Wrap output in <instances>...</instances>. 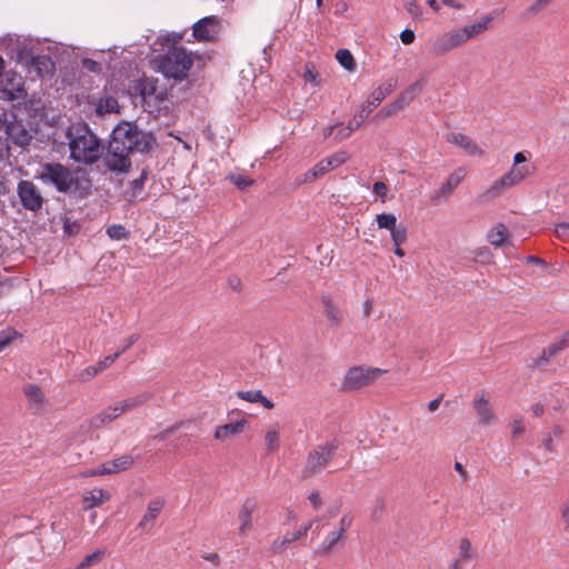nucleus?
Listing matches in <instances>:
<instances>
[{"label":"nucleus","mask_w":569,"mask_h":569,"mask_svg":"<svg viewBox=\"0 0 569 569\" xmlns=\"http://www.w3.org/2000/svg\"><path fill=\"white\" fill-rule=\"evenodd\" d=\"M81 63H82V67L90 72H93V73L102 72L101 63L93 59H90V58L82 59Z\"/></svg>","instance_id":"53"},{"label":"nucleus","mask_w":569,"mask_h":569,"mask_svg":"<svg viewBox=\"0 0 569 569\" xmlns=\"http://www.w3.org/2000/svg\"><path fill=\"white\" fill-rule=\"evenodd\" d=\"M396 88V81L390 79L375 89L370 97L361 104L360 111L368 116L376 109Z\"/></svg>","instance_id":"19"},{"label":"nucleus","mask_w":569,"mask_h":569,"mask_svg":"<svg viewBox=\"0 0 569 569\" xmlns=\"http://www.w3.org/2000/svg\"><path fill=\"white\" fill-rule=\"evenodd\" d=\"M336 59L349 72L356 71L357 63L352 53L348 49H339L336 52Z\"/></svg>","instance_id":"39"},{"label":"nucleus","mask_w":569,"mask_h":569,"mask_svg":"<svg viewBox=\"0 0 569 569\" xmlns=\"http://www.w3.org/2000/svg\"><path fill=\"white\" fill-rule=\"evenodd\" d=\"M329 170L323 159L300 177V183H311L328 173Z\"/></svg>","instance_id":"38"},{"label":"nucleus","mask_w":569,"mask_h":569,"mask_svg":"<svg viewBox=\"0 0 569 569\" xmlns=\"http://www.w3.org/2000/svg\"><path fill=\"white\" fill-rule=\"evenodd\" d=\"M10 118L8 119L4 114V119L1 121V129L6 133L7 140L19 147L28 146L32 140V134L14 114H11Z\"/></svg>","instance_id":"10"},{"label":"nucleus","mask_w":569,"mask_h":569,"mask_svg":"<svg viewBox=\"0 0 569 569\" xmlns=\"http://www.w3.org/2000/svg\"><path fill=\"white\" fill-rule=\"evenodd\" d=\"M337 449L338 445L335 441L316 446L306 457L301 477L308 479L321 473L335 458Z\"/></svg>","instance_id":"7"},{"label":"nucleus","mask_w":569,"mask_h":569,"mask_svg":"<svg viewBox=\"0 0 569 569\" xmlns=\"http://www.w3.org/2000/svg\"><path fill=\"white\" fill-rule=\"evenodd\" d=\"M476 558L458 553L457 558L450 563L449 569H472V561Z\"/></svg>","instance_id":"44"},{"label":"nucleus","mask_w":569,"mask_h":569,"mask_svg":"<svg viewBox=\"0 0 569 569\" xmlns=\"http://www.w3.org/2000/svg\"><path fill=\"white\" fill-rule=\"evenodd\" d=\"M512 437L517 438L525 432V425L521 419H515L511 425Z\"/></svg>","instance_id":"60"},{"label":"nucleus","mask_w":569,"mask_h":569,"mask_svg":"<svg viewBox=\"0 0 569 569\" xmlns=\"http://www.w3.org/2000/svg\"><path fill=\"white\" fill-rule=\"evenodd\" d=\"M468 42L463 27L440 34L433 43L438 53H447Z\"/></svg>","instance_id":"14"},{"label":"nucleus","mask_w":569,"mask_h":569,"mask_svg":"<svg viewBox=\"0 0 569 569\" xmlns=\"http://www.w3.org/2000/svg\"><path fill=\"white\" fill-rule=\"evenodd\" d=\"M110 499V493L101 488H96L90 491H86L82 496V507L84 510H90L94 507H99L104 501Z\"/></svg>","instance_id":"29"},{"label":"nucleus","mask_w":569,"mask_h":569,"mask_svg":"<svg viewBox=\"0 0 569 569\" xmlns=\"http://www.w3.org/2000/svg\"><path fill=\"white\" fill-rule=\"evenodd\" d=\"M39 179L46 184H52L60 192H71L77 189L78 178L70 168L60 162H47L41 166Z\"/></svg>","instance_id":"6"},{"label":"nucleus","mask_w":569,"mask_h":569,"mask_svg":"<svg viewBox=\"0 0 569 569\" xmlns=\"http://www.w3.org/2000/svg\"><path fill=\"white\" fill-rule=\"evenodd\" d=\"M29 73H33L38 78L52 74L54 71V63L47 54H38L32 57L28 64Z\"/></svg>","instance_id":"22"},{"label":"nucleus","mask_w":569,"mask_h":569,"mask_svg":"<svg viewBox=\"0 0 569 569\" xmlns=\"http://www.w3.org/2000/svg\"><path fill=\"white\" fill-rule=\"evenodd\" d=\"M152 398V395L150 392H142L140 395H137L134 397H130L127 399L121 400L120 402H117L119 408L123 413L131 411L138 407L143 406L146 402H148Z\"/></svg>","instance_id":"35"},{"label":"nucleus","mask_w":569,"mask_h":569,"mask_svg":"<svg viewBox=\"0 0 569 569\" xmlns=\"http://www.w3.org/2000/svg\"><path fill=\"white\" fill-rule=\"evenodd\" d=\"M17 193L24 209L36 212L42 208L43 197L32 181L21 180L17 186Z\"/></svg>","instance_id":"11"},{"label":"nucleus","mask_w":569,"mask_h":569,"mask_svg":"<svg viewBox=\"0 0 569 569\" xmlns=\"http://www.w3.org/2000/svg\"><path fill=\"white\" fill-rule=\"evenodd\" d=\"M302 79L306 82L311 83L315 87L320 86L319 73L316 70V67H315L313 63L308 62V63L305 64V69H303V73H302Z\"/></svg>","instance_id":"42"},{"label":"nucleus","mask_w":569,"mask_h":569,"mask_svg":"<svg viewBox=\"0 0 569 569\" xmlns=\"http://www.w3.org/2000/svg\"><path fill=\"white\" fill-rule=\"evenodd\" d=\"M256 509L257 502L254 499L248 498L243 501L238 512L239 533L241 536H246L252 529V515Z\"/></svg>","instance_id":"23"},{"label":"nucleus","mask_w":569,"mask_h":569,"mask_svg":"<svg viewBox=\"0 0 569 569\" xmlns=\"http://www.w3.org/2000/svg\"><path fill=\"white\" fill-rule=\"evenodd\" d=\"M96 113L103 116L106 113L119 112L118 100L112 96L101 97L94 103Z\"/></svg>","instance_id":"37"},{"label":"nucleus","mask_w":569,"mask_h":569,"mask_svg":"<svg viewBox=\"0 0 569 569\" xmlns=\"http://www.w3.org/2000/svg\"><path fill=\"white\" fill-rule=\"evenodd\" d=\"M129 94L140 100L143 108L156 107L167 98L166 89L159 86V80L152 77H142L130 81Z\"/></svg>","instance_id":"5"},{"label":"nucleus","mask_w":569,"mask_h":569,"mask_svg":"<svg viewBox=\"0 0 569 569\" xmlns=\"http://www.w3.org/2000/svg\"><path fill=\"white\" fill-rule=\"evenodd\" d=\"M425 79H419L412 84H410L406 90L402 91L403 96L408 99V101L411 103L415 98L420 93L425 86Z\"/></svg>","instance_id":"45"},{"label":"nucleus","mask_w":569,"mask_h":569,"mask_svg":"<svg viewBox=\"0 0 569 569\" xmlns=\"http://www.w3.org/2000/svg\"><path fill=\"white\" fill-rule=\"evenodd\" d=\"M353 516L350 512L345 513L339 522L338 527L330 531L320 545L321 553L331 552L340 542L346 539L347 531L352 526Z\"/></svg>","instance_id":"12"},{"label":"nucleus","mask_w":569,"mask_h":569,"mask_svg":"<svg viewBox=\"0 0 569 569\" xmlns=\"http://www.w3.org/2000/svg\"><path fill=\"white\" fill-rule=\"evenodd\" d=\"M555 234L560 240H562L565 242H569V223L561 222V223L556 224Z\"/></svg>","instance_id":"51"},{"label":"nucleus","mask_w":569,"mask_h":569,"mask_svg":"<svg viewBox=\"0 0 569 569\" xmlns=\"http://www.w3.org/2000/svg\"><path fill=\"white\" fill-rule=\"evenodd\" d=\"M123 412L117 403L102 410L97 416L92 417L89 421L91 428L99 429L119 418Z\"/></svg>","instance_id":"27"},{"label":"nucleus","mask_w":569,"mask_h":569,"mask_svg":"<svg viewBox=\"0 0 569 569\" xmlns=\"http://www.w3.org/2000/svg\"><path fill=\"white\" fill-rule=\"evenodd\" d=\"M338 128L335 131V140L336 142H341L346 139H348L351 136V132L348 130L346 126H342L341 123H337Z\"/></svg>","instance_id":"58"},{"label":"nucleus","mask_w":569,"mask_h":569,"mask_svg":"<svg viewBox=\"0 0 569 569\" xmlns=\"http://www.w3.org/2000/svg\"><path fill=\"white\" fill-rule=\"evenodd\" d=\"M23 393L27 397L30 406L36 411H40L41 409H43L44 403H46V398H44V395L39 386L33 385V383L26 385L23 388Z\"/></svg>","instance_id":"31"},{"label":"nucleus","mask_w":569,"mask_h":569,"mask_svg":"<svg viewBox=\"0 0 569 569\" xmlns=\"http://www.w3.org/2000/svg\"><path fill=\"white\" fill-rule=\"evenodd\" d=\"M139 339H140L139 333H132L123 341V346L121 348H119L116 352H120V356H121L126 350L131 348Z\"/></svg>","instance_id":"59"},{"label":"nucleus","mask_w":569,"mask_h":569,"mask_svg":"<svg viewBox=\"0 0 569 569\" xmlns=\"http://www.w3.org/2000/svg\"><path fill=\"white\" fill-rule=\"evenodd\" d=\"M561 519L565 523V528L569 529V501H566L561 506Z\"/></svg>","instance_id":"64"},{"label":"nucleus","mask_w":569,"mask_h":569,"mask_svg":"<svg viewBox=\"0 0 569 569\" xmlns=\"http://www.w3.org/2000/svg\"><path fill=\"white\" fill-rule=\"evenodd\" d=\"M193 37L200 41H212L220 32V21L214 16L200 19L192 26Z\"/></svg>","instance_id":"18"},{"label":"nucleus","mask_w":569,"mask_h":569,"mask_svg":"<svg viewBox=\"0 0 569 569\" xmlns=\"http://www.w3.org/2000/svg\"><path fill=\"white\" fill-rule=\"evenodd\" d=\"M372 191L379 197L381 198L382 202L386 201V198H387V193H388V187L385 182L382 181H377L373 183V187H372Z\"/></svg>","instance_id":"57"},{"label":"nucleus","mask_w":569,"mask_h":569,"mask_svg":"<svg viewBox=\"0 0 569 569\" xmlns=\"http://www.w3.org/2000/svg\"><path fill=\"white\" fill-rule=\"evenodd\" d=\"M157 69L164 77L174 80L187 78L189 70L193 64V57L182 47H173L167 53L156 59Z\"/></svg>","instance_id":"3"},{"label":"nucleus","mask_w":569,"mask_h":569,"mask_svg":"<svg viewBox=\"0 0 569 569\" xmlns=\"http://www.w3.org/2000/svg\"><path fill=\"white\" fill-rule=\"evenodd\" d=\"M108 556L106 547L96 549L91 553L86 555L82 560L74 567V569H92L102 565Z\"/></svg>","instance_id":"30"},{"label":"nucleus","mask_w":569,"mask_h":569,"mask_svg":"<svg viewBox=\"0 0 569 569\" xmlns=\"http://www.w3.org/2000/svg\"><path fill=\"white\" fill-rule=\"evenodd\" d=\"M264 446L268 452H276L280 448V426L278 422L268 427L264 433Z\"/></svg>","instance_id":"34"},{"label":"nucleus","mask_w":569,"mask_h":569,"mask_svg":"<svg viewBox=\"0 0 569 569\" xmlns=\"http://www.w3.org/2000/svg\"><path fill=\"white\" fill-rule=\"evenodd\" d=\"M565 348L561 343L555 339V341L548 347L543 348L540 356L532 360L531 367L536 369H541L546 367L552 358L562 352Z\"/></svg>","instance_id":"28"},{"label":"nucleus","mask_w":569,"mask_h":569,"mask_svg":"<svg viewBox=\"0 0 569 569\" xmlns=\"http://www.w3.org/2000/svg\"><path fill=\"white\" fill-rule=\"evenodd\" d=\"M290 543L291 541L289 539V533H286L284 536L279 537L272 541L271 549L273 552H280L284 550Z\"/></svg>","instance_id":"50"},{"label":"nucleus","mask_w":569,"mask_h":569,"mask_svg":"<svg viewBox=\"0 0 569 569\" xmlns=\"http://www.w3.org/2000/svg\"><path fill=\"white\" fill-rule=\"evenodd\" d=\"M153 143L151 133L140 130L133 122H121L112 131L104 163L111 171H127L131 166L130 153L148 152Z\"/></svg>","instance_id":"1"},{"label":"nucleus","mask_w":569,"mask_h":569,"mask_svg":"<svg viewBox=\"0 0 569 569\" xmlns=\"http://www.w3.org/2000/svg\"><path fill=\"white\" fill-rule=\"evenodd\" d=\"M70 159L81 164H93L102 156L100 139L84 122H73L66 130Z\"/></svg>","instance_id":"2"},{"label":"nucleus","mask_w":569,"mask_h":569,"mask_svg":"<svg viewBox=\"0 0 569 569\" xmlns=\"http://www.w3.org/2000/svg\"><path fill=\"white\" fill-rule=\"evenodd\" d=\"M409 104H410V102L408 101L406 96H403V93L400 92L398 94V97L391 103H389L388 106L380 109L375 114L372 120L376 122H380L389 117L396 116L399 111H401Z\"/></svg>","instance_id":"26"},{"label":"nucleus","mask_w":569,"mask_h":569,"mask_svg":"<svg viewBox=\"0 0 569 569\" xmlns=\"http://www.w3.org/2000/svg\"><path fill=\"white\" fill-rule=\"evenodd\" d=\"M236 395L241 400H244V401H248L251 403L259 402L266 409H269V410L274 407V403L271 400H269L267 397H264L262 395L261 390H247V391L240 390V391H237Z\"/></svg>","instance_id":"33"},{"label":"nucleus","mask_w":569,"mask_h":569,"mask_svg":"<svg viewBox=\"0 0 569 569\" xmlns=\"http://www.w3.org/2000/svg\"><path fill=\"white\" fill-rule=\"evenodd\" d=\"M508 229L503 223L495 224L487 233V240L491 246L501 247L506 243Z\"/></svg>","instance_id":"36"},{"label":"nucleus","mask_w":569,"mask_h":569,"mask_svg":"<svg viewBox=\"0 0 569 569\" xmlns=\"http://www.w3.org/2000/svg\"><path fill=\"white\" fill-rule=\"evenodd\" d=\"M505 9H495L487 14L482 16L478 20L468 23L463 27L468 41L479 37L486 31L490 30L493 26V22L501 18Z\"/></svg>","instance_id":"15"},{"label":"nucleus","mask_w":569,"mask_h":569,"mask_svg":"<svg viewBox=\"0 0 569 569\" xmlns=\"http://www.w3.org/2000/svg\"><path fill=\"white\" fill-rule=\"evenodd\" d=\"M446 140L449 143L458 146L465 150L470 157H482L483 149L469 136L461 132H449L446 134Z\"/></svg>","instance_id":"20"},{"label":"nucleus","mask_w":569,"mask_h":569,"mask_svg":"<svg viewBox=\"0 0 569 569\" xmlns=\"http://www.w3.org/2000/svg\"><path fill=\"white\" fill-rule=\"evenodd\" d=\"M543 2H533L525 10L520 11V18L523 20L530 19L542 10Z\"/></svg>","instance_id":"48"},{"label":"nucleus","mask_w":569,"mask_h":569,"mask_svg":"<svg viewBox=\"0 0 569 569\" xmlns=\"http://www.w3.org/2000/svg\"><path fill=\"white\" fill-rule=\"evenodd\" d=\"M308 499L315 511H318L322 506V499L318 491H312L309 493Z\"/></svg>","instance_id":"61"},{"label":"nucleus","mask_w":569,"mask_h":569,"mask_svg":"<svg viewBox=\"0 0 569 569\" xmlns=\"http://www.w3.org/2000/svg\"><path fill=\"white\" fill-rule=\"evenodd\" d=\"M531 174V170L523 166L521 168L511 167L508 172L502 174L499 179L492 182L485 191L479 193L476 198L477 203L488 204L493 202L506 193L507 190L519 184L522 180Z\"/></svg>","instance_id":"4"},{"label":"nucleus","mask_w":569,"mask_h":569,"mask_svg":"<svg viewBox=\"0 0 569 569\" xmlns=\"http://www.w3.org/2000/svg\"><path fill=\"white\" fill-rule=\"evenodd\" d=\"M385 370L379 368L352 367L343 378L342 389L347 391L361 389L373 382Z\"/></svg>","instance_id":"8"},{"label":"nucleus","mask_w":569,"mask_h":569,"mask_svg":"<svg viewBox=\"0 0 569 569\" xmlns=\"http://www.w3.org/2000/svg\"><path fill=\"white\" fill-rule=\"evenodd\" d=\"M415 32L411 30V29H405L401 33H400V39L402 41V43L405 44H410L415 41Z\"/></svg>","instance_id":"63"},{"label":"nucleus","mask_w":569,"mask_h":569,"mask_svg":"<svg viewBox=\"0 0 569 569\" xmlns=\"http://www.w3.org/2000/svg\"><path fill=\"white\" fill-rule=\"evenodd\" d=\"M181 426H182V422H177V423L168 427L167 429H164L160 433H158L154 438L158 439V440H164V439H167L168 436H170L171 433L177 431Z\"/></svg>","instance_id":"62"},{"label":"nucleus","mask_w":569,"mask_h":569,"mask_svg":"<svg viewBox=\"0 0 569 569\" xmlns=\"http://www.w3.org/2000/svg\"><path fill=\"white\" fill-rule=\"evenodd\" d=\"M163 500L153 499L148 503L147 511L138 523V528L144 532H149L157 517L160 515L163 508Z\"/></svg>","instance_id":"25"},{"label":"nucleus","mask_w":569,"mask_h":569,"mask_svg":"<svg viewBox=\"0 0 569 569\" xmlns=\"http://www.w3.org/2000/svg\"><path fill=\"white\" fill-rule=\"evenodd\" d=\"M376 221L379 229L391 231L398 227L397 217L393 213H379L376 217Z\"/></svg>","instance_id":"40"},{"label":"nucleus","mask_w":569,"mask_h":569,"mask_svg":"<svg viewBox=\"0 0 569 569\" xmlns=\"http://www.w3.org/2000/svg\"><path fill=\"white\" fill-rule=\"evenodd\" d=\"M328 170H332L343 164L349 160V154L346 151H338L327 158H323Z\"/></svg>","instance_id":"41"},{"label":"nucleus","mask_w":569,"mask_h":569,"mask_svg":"<svg viewBox=\"0 0 569 569\" xmlns=\"http://www.w3.org/2000/svg\"><path fill=\"white\" fill-rule=\"evenodd\" d=\"M228 179L240 189H246L253 183V180L243 174H230Z\"/></svg>","instance_id":"47"},{"label":"nucleus","mask_w":569,"mask_h":569,"mask_svg":"<svg viewBox=\"0 0 569 569\" xmlns=\"http://www.w3.org/2000/svg\"><path fill=\"white\" fill-rule=\"evenodd\" d=\"M403 10L416 23H422L440 12L441 2H405Z\"/></svg>","instance_id":"16"},{"label":"nucleus","mask_w":569,"mask_h":569,"mask_svg":"<svg viewBox=\"0 0 569 569\" xmlns=\"http://www.w3.org/2000/svg\"><path fill=\"white\" fill-rule=\"evenodd\" d=\"M312 523H313V521H309L308 523L302 525L299 530H297L295 532H288L291 543L297 541L301 537L306 536L307 532L311 529Z\"/></svg>","instance_id":"54"},{"label":"nucleus","mask_w":569,"mask_h":569,"mask_svg":"<svg viewBox=\"0 0 569 569\" xmlns=\"http://www.w3.org/2000/svg\"><path fill=\"white\" fill-rule=\"evenodd\" d=\"M390 237L393 246H402L408 238L407 227L399 223L396 229L390 231Z\"/></svg>","instance_id":"43"},{"label":"nucleus","mask_w":569,"mask_h":569,"mask_svg":"<svg viewBox=\"0 0 569 569\" xmlns=\"http://www.w3.org/2000/svg\"><path fill=\"white\" fill-rule=\"evenodd\" d=\"M468 174V169L466 167H457L449 176L446 181L436 190L432 196L433 201L446 200L448 199L452 192L458 188V186L465 180Z\"/></svg>","instance_id":"17"},{"label":"nucleus","mask_w":569,"mask_h":569,"mask_svg":"<svg viewBox=\"0 0 569 569\" xmlns=\"http://www.w3.org/2000/svg\"><path fill=\"white\" fill-rule=\"evenodd\" d=\"M458 553L476 558V552L473 551L471 542L468 538H462L460 540Z\"/></svg>","instance_id":"56"},{"label":"nucleus","mask_w":569,"mask_h":569,"mask_svg":"<svg viewBox=\"0 0 569 569\" xmlns=\"http://www.w3.org/2000/svg\"><path fill=\"white\" fill-rule=\"evenodd\" d=\"M133 465V458L130 455H123L113 460L102 463L106 475L117 473L128 470Z\"/></svg>","instance_id":"32"},{"label":"nucleus","mask_w":569,"mask_h":569,"mask_svg":"<svg viewBox=\"0 0 569 569\" xmlns=\"http://www.w3.org/2000/svg\"><path fill=\"white\" fill-rule=\"evenodd\" d=\"M27 92L23 87V79L20 74L8 71L0 79V99L6 101L23 100Z\"/></svg>","instance_id":"9"},{"label":"nucleus","mask_w":569,"mask_h":569,"mask_svg":"<svg viewBox=\"0 0 569 569\" xmlns=\"http://www.w3.org/2000/svg\"><path fill=\"white\" fill-rule=\"evenodd\" d=\"M472 408L477 416L478 425L488 427L496 423L498 418L490 405L489 395L485 390L476 392Z\"/></svg>","instance_id":"13"},{"label":"nucleus","mask_w":569,"mask_h":569,"mask_svg":"<svg viewBox=\"0 0 569 569\" xmlns=\"http://www.w3.org/2000/svg\"><path fill=\"white\" fill-rule=\"evenodd\" d=\"M367 119L366 114H363L361 111H359L346 126L348 130L351 132V134L358 130L363 121Z\"/></svg>","instance_id":"49"},{"label":"nucleus","mask_w":569,"mask_h":569,"mask_svg":"<svg viewBox=\"0 0 569 569\" xmlns=\"http://www.w3.org/2000/svg\"><path fill=\"white\" fill-rule=\"evenodd\" d=\"M107 234L112 240H122L128 238L129 232L122 224H112L107 228Z\"/></svg>","instance_id":"46"},{"label":"nucleus","mask_w":569,"mask_h":569,"mask_svg":"<svg viewBox=\"0 0 569 569\" xmlns=\"http://www.w3.org/2000/svg\"><path fill=\"white\" fill-rule=\"evenodd\" d=\"M120 357V352H114L113 355L106 356L103 359L96 363L97 369L102 372L108 367H110L118 358Z\"/></svg>","instance_id":"52"},{"label":"nucleus","mask_w":569,"mask_h":569,"mask_svg":"<svg viewBox=\"0 0 569 569\" xmlns=\"http://www.w3.org/2000/svg\"><path fill=\"white\" fill-rule=\"evenodd\" d=\"M99 373H100V371L97 369L96 365L88 366L87 368L81 370V372L79 373V379L81 381H89V380H91L92 378H94Z\"/></svg>","instance_id":"55"},{"label":"nucleus","mask_w":569,"mask_h":569,"mask_svg":"<svg viewBox=\"0 0 569 569\" xmlns=\"http://www.w3.org/2000/svg\"><path fill=\"white\" fill-rule=\"evenodd\" d=\"M247 426L248 421L246 419L226 423L216 428L213 437L218 441H226L242 433Z\"/></svg>","instance_id":"24"},{"label":"nucleus","mask_w":569,"mask_h":569,"mask_svg":"<svg viewBox=\"0 0 569 569\" xmlns=\"http://www.w3.org/2000/svg\"><path fill=\"white\" fill-rule=\"evenodd\" d=\"M321 303L323 306V313L330 327L337 328L343 321V312L340 310L337 302L332 299L330 293L321 295Z\"/></svg>","instance_id":"21"}]
</instances>
